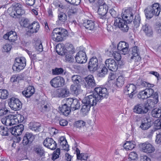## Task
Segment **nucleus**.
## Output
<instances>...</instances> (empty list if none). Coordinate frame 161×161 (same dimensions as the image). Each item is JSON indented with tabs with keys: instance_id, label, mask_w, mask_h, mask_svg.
I'll return each instance as SVG.
<instances>
[{
	"instance_id": "nucleus-31",
	"label": "nucleus",
	"mask_w": 161,
	"mask_h": 161,
	"mask_svg": "<svg viewBox=\"0 0 161 161\" xmlns=\"http://www.w3.org/2000/svg\"><path fill=\"white\" fill-rule=\"evenodd\" d=\"M80 84H73L71 85L70 87V91L71 92L76 95L80 93Z\"/></svg>"
},
{
	"instance_id": "nucleus-10",
	"label": "nucleus",
	"mask_w": 161,
	"mask_h": 161,
	"mask_svg": "<svg viewBox=\"0 0 161 161\" xmlns=\"http://www.w3.org/2000/svg\"><path fill=\"white\" fill-rule=\"evenodd\" d=\"M98 67V60L96 57L91 58L89 62L88 69L90 71H95L97 70Z\"/></svg>"
},
{
	"instance_id": "nucleus-35",
	"label": "nucleus",
	"mask_w": 161,
	"mask_h": 161,
	"mask_svg": "<svg viewBox=\"0 0 161 161\" xmlns=\"http://www.w3.org/2000/svg\"><path fill=\"white\" fill-rule=\"evenodd\" d=\"M136 145L133 141L127 142L123 146L124 148L127 150H132L135 148Z\"/></svg>"
},
{
	"instance_id": "nucleus-49",
	"label": "nucleus",
	"mask_w": 161,
	"mask_h": 161,
	"mask_svg": "<svg viewBox=\"0 0 161 161\" xmlns=\"http://www.w3.org/2000/svg\"><path fill=\"white\" fill-rule=\"evenodd\" d=\"M9 39L10 42H14L16 40L17 38V36L16 33L12 31L9 32Z\"/></svg>"
},
{
	"instance_id": "nucleus-26",
	"label": "nucleus",
	"mask_w": 161,
	"mask_h": 161,
	"mask_svg": "<svg viewBox=\"0 0 161 161\" xmlns=\"http://www.w3.org/2000/svg\"><path fill=\"white\" fill-rule=\"evenodd\" d=\"M61 148L65 151H68L69 150V146L67 144V142L65 137L64 136H61L60 138L58 141Z\"/></svg>"
},
{
	"instance_id": "nucleus-21",
	"label": "nucleus",
	"mask_w": 161,
	"mask_h": 161,
	"mask_svg": "<svg viewBox=\"0 0 161 161\" xmlns=\"http://www.w3.org/2000/svg\"><path fill=\"white\" fill-rule=\"evenodd\" d=\"M142 151L146 153H151L155 151L153 146L148 143H144L142 144Z\"/></svg>"
},
{
	"instance_id": "nucleus-53",
	"label": "nucleus",
	"mask_w": 161,
	"mask_h": 161,
	"mask_svg": "<svg viewBox=\"0 0 161 161\" xmlns=\"http://www.w3.org/2000/svg\"><path fill=\"white\" fill-rule=\"evenodd\" d=\"M29 20L28 19L26 18H23L22 19L21 21V25L25 27H29L30 25H29Z\"/></svg>"
},
{
	"instance_id": "nucleus-6",
	"label": "nucleus",
	"mask_w": 161,
	"mask_h": 161,
	"mask_svg": "<svg viewBox=\"0 0 161 161\" xmlns=\"http://www.w3.org/2000/svg\"><path fill=\"white\" fill-rule=\"evenodd\" d=\"M154 97H151V98L148 99L145 102V105L147 109V112L151 108L155 107L158 102V94L155 93L154 94Z\"/></svg>"
},
{
	"instance_id": "nucleus-13",
	"label": "nucleus",
	"mask_w": 161,
	"mask_h": 161,
	"mask_svg": "<svg viewBox=\"0 0 161 161\" xmlns=\"http://www.w3.org/2000/svg\"><path fill=\"white\" fill-rule=\"evenodd\" d=\"M43 144L45 147L52 150L55 149L57 147L55 142L50 138H47L43 141Z\"/></svg>"
},
{
	"instance_id": "nucleus-52",
	"label": "nucleus",
	"mask_w": 161,
	"mask_h": 161,
	"mask_svg": "<svg viewBox=\"0 0 161 161\" xmlns=\"http://www.w3.org/2000/svg\"><path fill=\"white\" fill-rule=\"evenodd\" d=\"M141 19L139 15L136 16L134 20L133 21V23L134 26L136 28L138 27L139 26L140 23Z\"/></svg>"
},
{
	"instance_id": "nucleus-18",
	"label": "nucleus",
	"mask_w": 161,
	"mask_h": 161,
	"mask_svg": "<svg viewBox=\"0 0 161 161\" xmlns=\"http://www.w3.org/2000/svg\"><path fill=\"white\" fill-rule=\"evenodd\" d=\"M35 139V136L32 134L27 132L23 137L22 143L24 145L30 144Z\"/></svg>"
},
{
	"instance_id": "nucleus-15",
	"label": "nucleus",
	"mask_w": 161,
	"mask_h": 161,
	"mask_svg": "<svg viewBox=\"0 0 161 161\" xmlns=\"http://www.w3.org/2000/svg\"><path fill=\"white\" fill-rule=\"evenodd\" d=\"M75 58L76 62L80 64L85 63L87 60L86 53L83 51H79L76 54Z\"/></svg>"
},
{
	"instance_id": "nucleus-30",
	"label": "nucleus",
	"mask_w": 161,
	"mask_h": 161,
	"mask_svg": "<svg viewBox=\"0 0 161 161\" xmlns=\"http://www.w3.org/2000/svg\"><path fill=\"white\" fill-rule=\"evenodd\" d=\"M59 109L62 114L66 116H68L71 111L70 107L66 104L62 105L61 107H60Z\"/></svg>"
},
{
	"instance_id": "nucleus-24",
	"label": "nucleus",
	"mask_w": 161,
	"mask_h": 161,
	"mask_svg": "<svg viewBox=\"0 0 161 161\" xmlns=\"http://www.w3.org/2000/svg\"><path fill=\"white\" fill-rule=\"evenodd\" d=\"M35 92V90L34 87L29 86L22 92V94L26 98H29Z\"/></svg>"
},
{
	"instance_id": "nucleus-47",
	"label": "nucleus",
	"mask_w": 161,
	"mask_h": 161,
	"mask_svg": "<svg viewBox=\"0 0 161 161\" xmlns=\"http://www.w3.org/2000/svg\"><path fill=\"white\" fill-rule=\"evenodd\" d=\"M58 17L59 20L62 22H65L67 18V15L63 12H61L58 14Z\"/></svg>"
},
{
	"instance_id": "nucleus-1",
	"label": "nucleus",
	"mask_w": 161,
	"mask_h": 161,
	"mask_svg": "<svg viewBox=\"0 0 161 161\" xmlns=\"http://www.w3.org/2000/svg\"><path fill=\"white\" fill-rule=\"evenodd\" d=\"M67 30L62 28H57L53 29L51 34V37L53 40L56 42L64 41L67 36Z\"/></svg>"
},
{
	"instance_id": "nucleus-43",
	"label": "nucleus",
	"mask_w": 161,
	"mask_h": 161,
	"mask_svg": "<svg viewBox=\"0 0 161 161\" xmlns=\"http://www.w3.org/2000/svg\"><path fill=\"white\" fill-rule=\"evenodd\" d=\"M83 105L82 106L81 109V112L84 114H86L90 110L91 106L88 104L83 103Z\"/></svg>"
},
{
	"instance_id": "nucleus-11",
	"label": "nucleus",
	"mask_w": 161,
	"mask_h": 161,
	"mask_svg": "<svg viewBox=\"0 0 161 161\" xmlns=\"http://www.w3.org/2000/svg\"><path fill=\"white\" fill-rule=\"evenodd\" d=\"M129 45L124 41L120 42L117 45V48L121 54L125 55L128 52Z\"/></svg>"
},
{
	"instance_id": "nucleus-39",
	"label": "nucleus",
	"mask_w": 161,
	"mask_h": 161,
	"mask_svg": "<svg viewBox=\"0 0 161 161\" xmlns=\"http://www.w3.org/2000/svg\"><path fill=\"white\" fill-rule=\"evenodd\" d=\"M151 114L153 117L161 118V109L157 108L154 109L151 112Z\"/></svg>"
},
{
	"instance_id": "nucleus-5",
	"label": "nucleus",
	"mask_w": 161,
	"mask_h": 161,
	"mask_svg": "<svg viewBox=\"0 0 161 161\" xmlns=\"http://www.w3.org/2000/svg\"><path fill=\"white\" fill-rule=\"evenodd\" d=\"M65 80L62 77L58 76L52 79L50 82L51 86L55 88L63 86L64 85Z\"/></svg>"
},
{
	"instance_id": "nucleus-46",
	"label": "nucleus",
	"mask_w": 161,
	"mask_h": 161,
	"mask_svg": "<svg viewBox=\"0 0 161 161\" xmlns=\"http://www.w3.org/2000/svg\"><path fill=\"white\" fill-rule=\"evenodd\" d=\"M137 85L138 86L141 87H145L147 86L148 87H152V86L153 85L152 84L147 83L145 81L140 80H137Z\"/></svg>"
},
{
	"instance_id": "nucleus-22",
	"label": "nucleus",
	"mask_w": 161,
	"mask_h": 161,
	"mask_svg": "<svg viewBox=\"0 0 161 161\" xmlns=\"http://www.w3.org/2000/svg\"><path fill=\"white\" fill-rule=\"evenodd\" d=\"M134 112L138 114H143L147 112V109L145 105L142 104H137L134 108Z\"/></svg>"
},
{
	"instance_id": "nucleus-57",
	"label": "nucleus",
	"mask_w": 161,
	"mask_h": 161,
	"mask_svg": "<svg viewBox=\"0 0 161 161\" xmlns=\"http://www.w3.org/2000/svg\"><path fill=\"white\" fill-rule=\"evenodd\" d=\"M12 48V46L8 44L4 45L2 48V51L3 52H8Z\"/></svg>"
},
{
	"instance_id": "nucleus-28",
	"label": "nucleus",
	"mask_w": 161,
	"mask_h": 161,
	"mask_svg": "<svg viewBox=\"0 0 161 161\" xmlns=\"http://www.w3.org/2000/svg\"><path fill=\"white\" fill-rule=\"evenodd\" d=\"M40 28V25L38 22H34L29 25L28 29L30 32L31 33H36Z\"/></svg>"
},
{
	"instance_id": "nucleus-40",
	"label": "nucleus",
	"mask_w": 161,
	"mask_h": 161,
	"mask_svg": "<svg viewBox=\"0 0 161 161\" xmlns=\"http://www.w3.org/2000/svg\"><path fill=\"white\" fill-rule=\"evenodd\" d=\"M106 67H107L104 66L103 68H101L97 69L98 72V75L99 77H103L107 74L108 69Z\"/></svg>"
},
{
	"instance_id": "nucleus-29",
	"label": "nucleus",
	"mask_w": 161,
	"mask_h": 161,
	"mask_svg": "<svg viewBox=\"0 0 161 161\" xmlns=\"http://www.w3.org/2000/svg\"><path fill=\"white\" fill-rule=\"evenodd\" d=\"M83 26L89 30H93L95 28V24L94 22L91 20H86L83 24Z\"/></svg>"
},
{
	"instance_id": "nucleus-34",
	"label": "nucleus",
	"mask_w": 161,
	"mask_h": 161,
	"mask_svg": "<svg viewBox=\"0 0 161 161\" xmlns=\"http://www.w3.org/2000/svg\"><path fill=\"white\" fill-rule=\"evenodd\" d=\"M41 126L40 123L37 122H31L29 124V128L32 130L39 131V129Z\"/></svg>"
},
{
	"instance_id": "nucleus-36",
	"label": "nucleus",
	"mask_w": 161,
	"mask_h": 161,
	"mask_svg": "<svg viewBox=\"0 0 161 161\" xmlns=\"http://www.w3.org/2000/svg\"><path fill=\"white\" fill-rule=\"evenodd\" d=\"M12 117H13L11 116V114H9L2 118L1 121L2 123L6 126H11V119H12Z\"/></svg>"
},
{
	"instance_id": "nucleus-54",
	"label": "nucleus",
	"mask_w": 161,
	"mask_h": 161,
	"mask_svg": "<svg viewBox=\"0 0 161 161\" xmlns=\"http://www.w3.org/2000/svg\"><path fill=\"white\" fill-rule=\"evenodd\" d=\"M35 47L36 51L39 53L43 51L42 45L41 42H37L36 43Z\"/></svg>"
},
{
	"instance_id": "nucleus-51",
	"label": "nucleus",
	"mask_w": 161,
	"mask_h": 161,
	"mask_svg": "<svg viewBox=\"0 0 161 161\" xmlns=\"http://www.w3.org/2000/svg\"><path fill=\"white\" fill-rule=\"evenodd\" d=\"M85 122L83 120H78L75 122L74 126L77 128H82L85 127Z\"/></svg>"
},
{
	"instance_id": "nucleus-25",
	"label": "nucleus",
	"mask_w": 161,
	"mask_h": 161,
	"mask_svg": "<svg viewBox=\"0 0 161 161\" xmlns=\"http://www.w3.org/2000/svg\"><path fill=\"white\" fill-rule=\"evenodd\" d=\"M151 126L150 121H149L147 118H145L142 120L139 128L143 130H145L148 129Z\"/></svg>"
},
{
	"instance_id": "nucleus-56",
	"label": "nucleus",
	"mask_w": 161,
	"mask_h": 161,
	"mask_svg": "<svg viewBox=\"0 0 161 161\" xmlns=\"http://www.w3.org/2000/svg\"><path fill=\"white\" fill-rule=\"evenodd\" d=\"M137 97L139 99H144L148 98L144 91H141L139 92L137 95Z\"/></svg>"
},
{
	"instance_id": "nucleus-23",
	"label": "nucleus",
	"mask_w": 161,
	"mask_h": 161,
	"mask_svg": "<svg viewBox=\"0 0 161 161\" xmlns=\"http://www.w3.org/2000/svg\"><path fill=\"white\" fill-rule=\"evenodd\" d=\"M125 90H126L128 94H130L129 97L130 98H132L133 95L137 92L136 86L133 84H128L125 87Z\"/></svg>"
},
{
	"instance_id": "nucleus-2",
	"label": "nucleus",
	"mask_w": 161,
	"mask_h": 161,
	"mask_svg": "<svg viewBox=\"0 0 161 161\" xmlns=\"http://www.w3.org/2000/svg\"><path fill=\"white\" fill-rule=\"evenodd\" d=\"M147 18L150 19L154 16H158L160 12L159 4L154 3L152 6L148 7L144 10Z\"/></svg>"
},
{
	"instance_id": "nucleus-4",
	"label": "nucleus",
	"mask_w": 161,
	"mask_h": 161,
	"mask_svg": "<svg viewBox=\"0 0 161 161\" xmlns=\"http://www.w3.org/2000/svg\"><path fill=\"white\" fill-rule=\"evenodd\" d=\"M94 93L92 95L85 97L82 100L83 103L87 104L91 106L96 105L97 103L100 102L99 99Z\"/></svg>"
},
{
	"instance_id": "nucleus-42",
	"label": "nucleus",
	"mask_w": 161,
	"mask_h": 161,
	"mask_svg": "<svg viewBox=\"0 0 161 161\" xmlns=\"http://www.w3.org/2000/svg\"><path fill=\"white\" fill-rule=\"evenodd\" d=\"M8 129L7 127L1 125L0 127V134L3 136H8L9 134Z\"/></svg>"
},
{
	"instance_id": "nucleus-32",
	"label": "nucleus",
	"mask_w": 161,
	"mask_h": 161,
	"mask_svg": "<svg viewBox=\"0 0 161 161\" xmlns=\"http://www.w3.org/2000/svg\"><path fill=\"white\" fill-rule=\"evenodd\" d=\"M15 3L13 4L12 6L9 8L7 10V12L12 17L17 18L16 11V10Z\"/></svg>"
},
{
	"instance_id": "nucleus-14",
	"label": "nucleus",
	"mask_w": 161,
	"mask_h": 161,
	"mask_svg": "<svg viewBox=\"0 0 161 161\" xmlns=\"http://www.w3.org/2000/svg\"><path fill=\"white\" fill-rule=\"evenodd\" d=\"M106 67L112 71H115L118 69V65L115 61L112 58L107 59L105 61Z\"/></svg>"
},
{
	"instance_id": "nucleus-44",
	"label": "nucleus",
	"mask_w": 161,
	"mask_h": 161,
	"mask_svg": "<svg viewBox=\"0 0 161 161\" xmlns=\"http://www.w3.org/2000/svg\"><path fill=\"white\" fill-rule=\"evenodd\" d=\"M72 80L74 84H80L81 81V78L80 75H74L72 77Z\"/></svg>"
},
{
	"instance_id": "nucleus-7",
	"label": "nucleus",
	"mask_w": 161,
	"mask_h": 161,
	"mask_svg": "<svg viewBox=\"0 0 161 161\" xmlns=\"http://www.w3.org/2000/svg\"><path fill=\"white\" fill-rule=\"evenodd\" d=\"M94 93L98 97L101 101L103 99L107 97L108 96V92L106 88L99 87L95 88Z\"/></svg>"
},
{
	"instance_id": "nucleus-50",
	"label": "nucleus",
	"mask_w": 161,
	"mask_h": 161,
	"mask_svg": "<svg viewBox=\"0 0 161 161\" xmlns=\"http://www.w3.org/2000/svg\"><path fill=\"white\" fill-rule=\"evenodd\" d=\"M145 92H146V94L148 97H154V94L156 93H154V91L151 88H148L145 89L144 90Z\"/></svg>"
},
{
	"instance_id": "nucleus-64",
	"label": "nucleus",
	"mask_w": 161,
	"mask_h": 161,
	"mask_svg": "<svg viewBox=\"0 0 161 161\" xmlns=\"http://www.w3.org/2000/svg\"><path fill=\"white\" fill-rule=\"evenodd\" d=\"M74 100V99L71 98H67L66 99V103H64V104H66L67 105L70 107L71 108Z\"/></svg>"
},
{
	"instance_id": "nucleus-19",
	"label": "nucleus",
	"mask_w": 161,
	"mask_h": 161,
	"mask_svg": "<svg viewBox=\"0 0 161 161\" xmlns=\"http://www.w3.org/2000/svg\"><path fill=\"white\" fill-rule=\"evenodd\" d=\"M56 96L58 97L64 98L69 95V91L66 88H63L57 89L55 92Z\"/></svg>"
},
{
	"instance_id": "nucleus-58",
	"label": "nucleus",
	"mask_w": 161,
	"mask_h": 161,
	"mask_svg": "<svg viewBox=\"0 0 161 161\" xmlns=\"http://www.w3.org/2000/svg\"><path fill=\"white\" fill-rule=\"evenodd\" d=\"M2 99H6L8 97V93L7 90L5 89H0Z\"/></svg>"
},
{
	"instance_id": "nucleus-12",
	"label": "nucleus",
	"mask_w": 161,
	"mask_h": 161,
	"mask_svg": "<svg viewBox=\"0 0 161 161\" xmlns=\"http://www.w3.org/2000/svg\"><path fill=\"white\" fill-rule=\"evenodd\" d=\"M9 129L11 133L15 136L21 135L24 129V126L22 124L18 125Z\"/></svg>"
},
{
	"instance_id": "nucleus-38",
	"label": "nucleus",
	"mask_w": 161,
	"mask_h": 161,
	"mask_svg": "<svg viewBox=\"0 0 161 161\" xmlns=\"http://www.w3.org/2000/svg\"><path fill=\"white\" fill-rule=\"evenodd\" d=\"M138 52V49L137 47H133L132 48V55L131 57V58L133 59L135 58L136 59L138 58L139 59L140 57L139 56Z\"/></svg>"
},
{
	"instance_id": "nucleus-8",
	"label": "nucleus",
	"mask_w": 161,
	"mask_h": 161,
	"mask_svg": "<svg viewBox=\"0 0 161 161\" xmlns=\"http://www.w3.org/2000/svg\"><path fill=\"white\" fill-rule=\"evenodd\" d=\"M125 23V19L117 18L115 20L114 25L116 27L120 28L123 32H127L128 30L129 27Z\"/></svg>"
},
{
	"instance_id": "nucleus-59",
	"label": "nucleus",
	"mask_w": 161,
	"mask_h": 161,
	"mask_svg": "<svg viewBox=\"0 0 161 161\" xmlns=\"http://www.w3.org/2000/svg\"><path fill=\"white\" fill-rule=\"evenodd\" d=\"M11 116H12L13 118L11 119V126L18 123L19 120L18 117L12 114Z\"/></svg>"
},
{
	"instance_id": "nucleus-37",
	"label": "nucleus",
	"mask_w": 161,
	"mask_h": 161,
	"mask_svg": "<svg viewBox=\"0 0 161 161\" xmlns=\"http://www.w3.org/2000/svg\"><path fill=\"white\" fill-rule=\"evenodd\" d=\"M34 151L38 155L41 157L43 156L44 155L45 151L40 146H35L34 148Z\"/></svg>"
},
{
	"instance_id": "nucleus-17",
	"label": "nucleus",
	"mask_w": 161,
	"mask_h": 161,
	"mask_svg": "<svg viewBox=\"0 0 161 161\" xmlns=\"http://www.w3.org/2000/svg\"><path fill=\"white\" fill-rule=\"evenodd\" d=\"M141 30L145 33L147 36L149 37L152 36L153 31L152 27L148 23L143 24Z\"/></svg>"
},
{
	"instance_id": "nucleus-45",
	"label": "nucleus",
	"mask_w": 161,
	"mask_h": 161,
	"mask_svg": "<svg viewBox=\"0 0 161 161\" xmlns=\"http://www.w3.org/2000/svg\"><path fill=\"white\" fill-rule=\"evenodd\" d=\"M80 107V103L79 101L76 99H74L71 106L72 109L75 110L79 109Z\"/></svg>"
},
{
	"instance_id": "nucleus-33",
	"label": "nucleus",
	"mask_w": 161,
	"mask_h": 161,
	"mask_svg": "<svg viewBox=\"0 0 161 161\" xmlns=\"http://www.w3.org/2000/svg\"><path fill=\"white\" fill-rule=\"evenodd\" d=\"M21 5L19 3H15L16 10V14H17V18H19L21 15L25 13V11L21 8Z\"/></svg>"
},
{
	"instance_id": "nucleus-55",
	"label": "nucleus",
	"mask_w": 161,
	"mask_h": 161,
	"mask_svg": "<svg viewBox=\"0 0 161 161\" xmlns=\"http://www.w3.org/2000/svg\"><path fill=\"white\" fill-rule=\"evenodd\" d=\"M53 73L54 75H58L64 72V70L62 68H55L52 70Z\"/></svg>"
},
{
	"instance_id": "nucleus-20",
	"label": "nucleus",
	"mask_w": 161,
	"mask_h": 161,
	"mask_svg": "<svg viewBox=\"0 0 161 161\" xmlns=\"http://www.w3.org/2000/svg\"><path fill=\"white\" fill-rule=\"evenodd\" d=\"M108 10V6L106 4H103L98 7L97 13L100 15V18L105 19L106 18V14Z\"/></svg>"
},
{
	"instance_id": "nucleus-62",
	"label": "nucleus",
	"mask_w": 161,
	"mask_h": 161,
	"mask_svg": "<svg viewBox=\"0 0 161 161\" xmlns=\"http://www.w3.org/2000/svg\"><path fill=\"white\" fill-rule=\"evenodd\" d=\"M120 53H118L117 52H114L113 53V55L114 58L117 61H119L121 58V56L120 54Z\"/></svg>"
},
{
	"instance_id": "nucleus-27",
	"label": "nucleus",
	"mask_w": 161,
	"mask_h": 161,
	"mask_svg": "<svg viewBox=\"0 0 161 161\" xmlns=\"http://www.w3.org/2000/svg\"><path fill=\"white\" fill-rule=\"evenodd\" d=\"M86 84L88 86L92 88L96 86V83L94 77L92 75H89L85 79Z\"/></svg>"
},
{
	"instance_id": "nucleus-63",
	"label": "nucleus",
	"mask_w": 161,
	"mask_h": 161,
	"mask_svg": "<svg viewBox=\"0 0 161 161\" xmlns=\"http://www.w3.org/2000/svg\"><path fill=\"white\" fill-rule=\"evenodd\" d=\"M50 110V105L48 104H47L43 106H42V111L43 112L48 111Z\"/></svg>"
},
{
	"instance_id": "nucleus-60",
	"label": "nucleus",
	"mask_w": 161,
	"mask_h": 161,
	"mask_svg": "<svg viewBox=\"0 0 161 161\" xmlns=\"http://www.w3.org/2000/svg\"><path fill=\"white\" fill-rule=\"evenodd\" d=\"M63 48L61 47V46L57 45L56 47V52L60 55H62L64 53V52L63 51Z\"/></svg>"
},
{
	"instance_id": "nucleus-61",
	"label": "nucleus",
	"mask_w": 161,
	"mask_h": 161,
	"mask_svg": "<svg viewBox=\"0 0 161 161\" xmlns=\"http://www.w3.org/2000/svg\"><path fill=\"white\" fill-rule=\"evenodd\" d=\"M21 77L20 75H13L10 79V81L12 82L17 81L21 80Z\"/></svg>"
},
{
	"instance_id": "nucleus-16",
	"label": "nucleus",
	"mask_w": 161,
	"mask_h": 161,
	"mask_svg": "<svg viewBox=\"0 0 161 161\" xmlns=\"http://www.w3.org/2000/svg\"><path fill=\"white\" fill-rule=\"evenodd\" d=\"M122 18L125 19L126 23H130L133 19V14L130 10L127 9L125 11L121 14Z\"/></svg>"
},
{
	"instance_id": "nucleus-41",
	"label": "nucleus",
	"mask_w": 161,
	"mask_h": 161,
	"mask_svg": "<svg viewBox=\"0 0 161 161\" xmlns=\"http://www.w3.org/2000/svg\"><path fill=\"white\" fill-rule=\"evenodd\" d=\"M125 80V78L123 76H120L117 79L115 84L118 87H120L124 84Z\"/></svg>"
},
{
	"instance_id": "nucleus-48",
	"label": "nucleus",
	"mask_w": 161,
	"mask_h": 161,
	"mask_svg": "<svg viewBox=\"0 0 161 161\" xmlns=\"http://www.w3.org/2000/svg\"><path fill=\"white\" fill-rule=\"evenodd\" d=\"M65 46L66 50L68 53L72 54L75 53V49L72 44L69 43H67L66 44Z\"/></svg>"
},
{
	"instance_id": "nucleus-9",
	"label": "nucleus",
	"mask_w": 161,
	"mask_h": 161,
	"mask_svg": "<svg viewBox=\"0 0 161 161\" xmlns=\"http://www.w3.org/2000/svg\"><path fill=\"white\" fill-rule=\"evenodd\" d=\"M8 105L11 109L15 111L19 110L22 107L21 102L17 98L12 97L10 99Z\"/></svg>"
},
{
	"instance_id": "nucleus-3",
	"label": "nucleus",
	"mask_w": 161,
	"mask_h": 161,
	"mask_svg": "<svg viewBox=\"0 0 161 161\" xmlns=\"http://www.w3.org/2000/svg\"><path fill=\"white\" fill-rule=\"evenodd\" d=\"M26 60L24 57H18L15 58L12 69L14 71L20 72L26 66Z\"/></svg>"
}]
</instances>
